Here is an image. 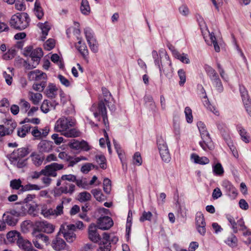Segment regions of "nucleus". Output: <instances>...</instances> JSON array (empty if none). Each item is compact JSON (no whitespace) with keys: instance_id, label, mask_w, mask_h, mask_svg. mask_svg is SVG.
<instances>
[{"instance_id":"1","label":"nucleus","mask_w":251,"mask_h":251,"mask_svg":"<svg viewBox=\"0 0 251 251\" xmlns=\"http://www.w3.org/2000/svg\"><path fill=\"white\" fill-rule=\"evenodd\" d=\"M75 120L71 117L63 116L59 118L55 123L54 130L61 132L65 137L74 138L79 137L80 132L76 128H72L75 126Z\"/></svg>"},{"instance_id":"2","label":"nucleus","mask_w":251,"mask_h":251,"mask_svg":"<svg viewBox=\"0 0 251 251\" xmlns=\"http://www.w3.org/2000/svg\"><path fill=\"white\" fill-rule=\"evenodd\" d=\"M30 19L26 13H17L12 16L10 24L13 28L23 30L28 26Z\"/></svg>"},{"instance_id":"3","label":"nucleus","mask_w":251,"mask_h":251,"mask_svg":"<svg viewBox=\"0 0 251 251\" xmlns=\"http://www.w3.org/2000/svg\"><path fill=\"white\" fill-rule=\"evenodd\" d=\"M157 145L162 160L169 163L171 158L170 153L166 142L162 137L157 138Z\"/></svg>"},{"instance_id":"4","label":"nucleus","mask_w":251,"mask_h":251,"mask_svg":"<svg viewBox=\"0 0 251 251\" xmlns=\"http://www.w3.org/2000/svg\"><path fill=\"white\" fill-rule=\"evenodd\" d=\"M159 70L160 77H162L163 74L167 77H171L173 73V68L172 62L170 60L169 56H166V60H164L163 62L158 67Z\"/></svg>"},{"instance_id":"5","label":"nucleus","mask_w":251,"mask_h":251,"mask_svg":"<svg viewBox=\"0 0 251 251\" xmlns=\"http://www.w3.org/2000/svg\"><path fill=\"white\" fill-rule=\"evenodd\" d=\"M16 126V123L11 120H7L4 125H0V141L2 140L1 137L11 135Z\"/></svg>"},{"instance_id":"6","label":"nucleus","mask_w":251,"mask_h":251,"mask_svg":"<svg viewBox=\"0 0 251 251\" xmlns=\"http://www.w3.org/2000/svg\"><path fill=\"white\" fill-rule=\"evenodd\" d=\"M75 184L64 182L62 184V186L56 189L54 191V196L55 197L60 196L62 194H69L72 195L75 191Z\"/></svg>"},{"instance_id":"7","label":"nucleus","mask_w":251,"mask_h":251,"mask_svg":"<svg viewBox=\"0 0 251 251\" xmlns=\"http://www.w3.org/2000/svg\"><path fill=\"white\" fill-rule=\"evenodd\" d=\"M64 165L63 164L52 163L50 165L46 166L44 169L41 170V173L44 176L55 177L57 175L56 171L62 169Z\"/></svg>"},{"instance_id":"8","label":"nucleus","mask_w":251,"mask_h":251,"mask_svg":"<svg viewBox=\"0 0 251 251\" xmlns=\"http://www.w3.org/2000/svg\"><path fill=\"white\" fill-rule=\"evenodd\" d=\"M36 229L39 232L50 234L54 232V226L46 221H38L35 223Z\"/></svg>"},{"instance_id":"9","label":"nucleus","mask_w":251,"mask_h":251,"mask_svg":"<svg viewBox=\"0 0 251 251\" xmlns=\"http://www.w3.org/2000/svg\"><path fill=\"white\" fill-rule=\"evenodd\" d=\"M202 141L200 142V145L204 151L212 150L214 148L213 143L207 130L200 134Z\"/></svg>"},{"instance_id":"10","label":"nucleus","mask_w":251,"mask_h":251,"mask_svg":"<svg viewBox=\"0 0 251 251\" xmlns=\"http://www.w3.org/2000/svg\"><path fill=\"white\" fill-rule=\"evenodd\" d=\"M105 104L103 100H101L97 104H93L90 108V111L99 121L100 120V116L107 112Z\"/></svg>"},{"instance_id":"11","label":"nucleus","mask_w":251,"mask_h":251,"mask_svg":"<svg viewBox=\"0 0 251 251\" xmlns=\"http://www.w3.org/2000/svg\"><path fill=\"white\" fill-rule=\"evenodd\" d=\"M195 221L198 231L201 235H204L206 232V223L204 216L201 212H198L196 213Z\"/></svg>"},{"instance_id":"12","label":"nucleus","mask_w":251,"mask_h":251,"mask_svg":"<svg viewBox=\"0 0 251 251\" xmlns=\"http://www.w3.org/2000/svg\"><path fill=\"white\" fill-rule=\"evenodd\" d=\"M239 90L246 111L249 115L251 117V100L249 98L248 91L243 86H240Z\"/></svg>"},{"instance_id":"13","label":"nucleus","mask_w":251,"mask_h":251,"mask_svg":"<svg viewBox=\"0 0 251 251\" xmlns=\"http://www.w3.org/2000/svg\"><path fill=\"white\" fill-rule=\"evenodd\" d=\"M29 151L26 148H21L15 150L10 155V161H16L19 158L22 159L29 154Z\"/></svg>"},{"instance_id":"14","label":"nucleus","mask_w":251,"mask_h":251,"mask_svg":"<svg viewBox=\"0 0 251 251\" xmlns=\"http://www.w3.org/2000/svg\"><path fill=\"white\" fill-rule=\"evenodd\" d=\"M113 225L112 219L108 216L101 217L98 219L97 226L102 230L109 229Z\"/></svg>"},{"instance_id":"15","label":"nucleus","mask_w":251,"mask_h":251,"mask_svg":"<svg viewBox=\"0 0 251 251\" xmlns=\"http://www.w3.org/2000/svg\"><path fill=\"white\" fill-rule=\"evenodd\" d=\"M222 186L227 196L232 199L236 198L238 194L237 190L229 181L226 180L223 181Z\"/></svg>"},{"instance_id":"16","label":"nucleus","mask_w":251,"mask_h":251,"mask_svg":"<svg viewBox=\"0 0 251 251\" xmlns=\"http://www.w3.org/2000/svg\"><path fill=\"white\" fill-rule=\"evenodd\" d=\"M59 232L57 233L55 238L52 240L51 246L53 249L56 251H60L64 250L66 246V243L65 241L60 237Z\"/></svg>"},{"instance_id":"17","label":"nucleus","mask_w":251,"mask_h":251,"mask_svg":"<svg viewBox=\"0 0 251 251\" xmlns=\"http://www.w3.org/2000/svg\"><path fill=\"white\" fill-rule=\"evenodd\" d=\"M27 77L29 80L41 81L47 80L46 73L41 72L39 70L29 72L27 74Z\"/></svg>"},{"instance_id":"18","label":"nucleus","mask_w":251,"mask_h":251,"mask_svg":"<svg viewBox=\"0 0 251 251\" xmlns=\"http://www.w3.org/2000/svg\"><path fill=\"white\" fill-rule=\"evenodd\" d=\"M102 236V238L100 237V240L99 241L100 242V248L102 251H110L111 250L110 236L106 232H104Z\"/></svg>"},{"instance_id":"19","label":"nucleus","mask_w":251,"mask_h":251,"mask_svg":"<svg viewBox=\"0 0 251 251\" xmlns=\"http://www.w3.org/2000/svg\"><path fill=\"white\" fill-rule=\"evenodd\" d=\"M89 239L93 242L97 243L100 240V236L97 232V228L95 225L91 224L88 228Z\"/></svg>"},{"instance_id":"20","label":"nucleus","mask_w":251,"mask_h":251,"mask_svg":"<svg viewBox=\"0 0 251 251\" xmlns=\"http://www.w3.org/2000/svg\"><path fill=\"white\" fill-rule=\"evenodd\" d=\"M59 234H63V237L65 238L67 242L72 243L76 238L75 234L72 231H66L64 228V225L60 226Z\"/></svg>"},{"instance_id":"21","label":"nucleus","mask_w":251,"mask_h":251,"mask_svg":"<svg viewBox=\"0 0 251 251\" xmlns=\"http://www.w3.org/2000/svg\"><path fill=\"white\" fill-rule=\"evenodd\" d=\"M53 143L51 141L43 140L38 145V149L41 152H49L52 150Z\"/></svg>"},{"instance_id":"22","label":"nucleus","mask_w":251,"mask_h":251,"mask_svg":"<svg viewBox=\"0 0 251 251\" xmlns=\"http://www.w3.org/2000/svg\"><path fill=\"white\" fill-rule=\"evenodd\" d=\"M43 55V52L41 48H37L33 49L30 57L33 62L38 64L41 57Z\"/></svg>"},{"instance_id":"23","label":"nucleus","mask_w":251,"mask_h":251,"mask_svg":"<svg viewBox=\"0 0 251 251\" xmlns=\"http://www.w3.org/2000/svg\"><path fill=\"white\" fill-rule=\"evenodd\" d=\"M172 51L174 56L180 60L181 62L185 64L190 63V59L188 58V55L185 53H180L177 50L173 48Z\"/></svg>"},{"instance_id":"24","label":"nucleus","mask_w":251,"mask_h":251,"mask_svg":"<svg viewBox=\"0 0 251 251\" xmlns=\"http://www.w3.org/2000/svg\"><path fill=\"white\" fill-rule=\"evenodd\" d=\"M58 104V102L54 101L52 103H50L48 100H44L41 105V110L45 113H48L50 111V108L52 107L55 109V106Z\"/></svg>"},{"instance_id":"25","label":"nucleus","mask_w":251,"mask_h":251,"mask_svg":"<svg viewBox=\"0 0 251 251\" xmlns=\"http://www.w3.org/2000/svg\"><path fill=\"white\" fill-rule=\"evenodd\" d=\"M17 244L20 248L24 251H29L33 247L31 243L28 240L21 238L17 241Z\"/></svg>"},{"instance_id":"26","label":"nucleus","mask_w":251,"mask_h":251,"mask_svg":"<svg viewBox=\"0 0 251 251\" xmlns=\"http://www.w3.org/2000/svg\"><path fill=\"white\" fill-rule=\"evenodd\" d=\"M31 128L29 124H25L17 128V135L21 138L25 137L28 133Z\"/></svg>"},{"instance_id":"27","label":"nucleus","mask_w":251,"mask_h":251,"mask_svg":"<svg viewBox=\"0 0 251 251\" xmlns=\"http://www.w3.org/2000/svg\"><path fill=\"white\" fill-rule=\"evenodd\" d=\"M191 159L194 161V163L201 165L207 164L209 162V159L206 157H200L199 155L195 153H192L191 154Z\"/></svg>"},{"instance_id":"28","label":"nucleus","mask_w":251,"mask_h":251,"mask_svg":"<svg viewBox=\"0 0 251 251\" xmlns=\"http://www.w3.org/2000/svg\"><path fill=\"white\" fill-rule=\"evenodd\" d=\"M209 36L210 40H207L206 39H205V42L209 45H213L214 47V50L216 52H219L220 51V48L218 44L217 39L215 36V34L213 32L210 33L209 32Z\"/></svg>"},{"instance_id":"29","label":"nucleus","mask_w":251,"mask_h":251,"mask_svg":"<svg viewBox=\"0 0 251 251\" xmlns=\"http://www.w3.org/2000/svg\"><path fill=\"white\" fill-rule=\"evenodd\" d=\"M30 157L31 158L33 163L36 166H39L41 165L44 159V158L42 155L39 154L36 152H32L30 154Z\"/></svg>"},{"instance_id":"30","label":"nucleus","mask_w":251,"mask_h":251,"mask_svg":"<svg viewBox=\"0 0 251 251\" xmlns=\"http://www.w3.org/2000/svg\"><path fill=\"white\" fill-rule=\"evenodd\" d=\"M3 220L4 221L5 224H7L9 226H14L16 225L17 223V219L11 214L4 213L3 215Z\"/></svg>"},{"instance_id":"31","label":"nucleus","mask_w":251,"mask_h":251,"mask_svg":"<svg viewBox=\"0 0 251 251\" xmlns=\"http://www.w3.org/2000/svg\"><path fill=\"white\" fill-rule=\"evenodd\" d=\"M58 89L53 83H50L46 90L47 96L51 99H54L56 96Z\"/></svg>"},{"instance_id":"32","label":"nucleus","mask_w":251,"mask_h":251,"mask_svg":"<svg viewBox=\"0 0 251 251\" xmlns=\"http://www.w3.org/2000/svg\"><path fill=\"white\" fill-rule=\"evenodd\" d=\"M38 26L42 30V35L41 37V40L44 41L46 39V37L50 30V26L47 22L45 23H40L38 24Z\"/></svg>"},{"instance_id":"33","label":"nucleus","mask_w":251,"mask_h":251,"mask_svg":"<svg viewBox=\"0 0 251 251\" xmlns=\"http://www.w3.org/2000/svg\"><path fill=\"white\" fill-rule=\"evenodd\" d=\"M34 12L37 18L40 20L44 16L43 8L41 6L40 2L38 0H36L34 3Z\"/></svg>"},{"instance_id":"34","label":"nucleus","mask_w":251,"mask_h":251,"mask_svg":"<svg viewBox=\"0 0 251 251\" xmlns=\"http://www.w3.org/2000/svg\"><path fill=\"white\" fill-rule=\"evenodd\" d=\"M6 237L8 241L11 243H14L16 241L17 242L21 238L19 233L16 231H9L7 234Z\"/></svg>"},{"instance_id":"35","label":"nucleus","mask_w":251,"mask_h":251,"mask_svg":"<svg viewBox=\"0 0 251 251\" xmlns=\"http://www.w3.org/2000/svg\"><path fill=\"white\" fill-rule=\"evenodd\" d=\"M213 85L216 88L217 90L219 92H222L223 91V86L222 82L218 76V75L210 79Z\"/></svg>"},{"instance_id":"36","label":"nucleus","mask_w":251,"mask_h":251,"mask_svg":"<svg viewBox=\"0 0 251 251\" xmlns=\"http://www.w3.org/2000/svg\"><path fill=\"white\" fill-rule=\"evenodd\" d=\"M102 91L103 95L104 97V101L105 102L106 104H107L108 106L109 107V109L111 111H115V107L114 105H112L111 106H109L108 104V100L110 99V98L111 97V95L110 93V92L108 91V90L105 88H102Z\"/></svg>"},{"instance_id":"37","label":"nucleus","mask_w":251,"mask_h":251,"mask_svg":"<svg viewBox=\"0 0 251 251\" xmlns=\"http://www.w3.org/2000/svg\"><path fill=\"white\" fill-rule=\"evenodd\" d=\"M29 96L30 97V100L35 105L38 104L42 99L43 97L41 93H34L32 92H29Z\"/></svg>"},{"instance_id":"38","label":"nucleus","mask_w":251,"mask_h":251,"mask_svg":"<svg viewBox=\"0 0 251 251\" xmlns=\"http://www.w3.org/2000/svg\"><path fill=\"white\" fill-rule=\"evenodd\" d=\"M32 234L36 238V239L42 244L44 243L46 245H48L49 244V238L48 236L42 233H37L35 231L33 232Z\"/></svg>"},{"instance_id":"39","label":"nucleus","mask_w":251,"mask_h":251,"mask_svg":"<svg viewBox=\"0 0 251 251\" xmlns=\"http://www.w3.org/2000/svg\"><path fill=\"white\" fill-rule=\"evenodd\" d=\"M78 44L80 45L79 46H77L78 50L83 56L84 59H86L87 55H88V50H87V47L85 43L82 44L81 40H79L78 42Z\"/></svg>"},{"instance_id":"40","label":"nucleus","mask_w":251,"mask_h":251,"mask_svg":"<svg viewBox=\"0 0 251 251\" xmlns=\"http://www.w3.org/2000/svg\"><path fill=\"white\" fill-rule=\"evenodd\" d=\"M22 181L20 179H14L10 181V187L13 190H20L22 189ZM19 191V194L21 193Z\"/></svg>"},{"instance_id":"41","label":"nucleus","mask_w":251,"mask_h":251,"mask_svg":"<svg viewBox=\"0 0 251 251\" xmlns=\"http://www.w3.org/2000/svg\"><path fill=\"white\" fill-rule=\"evenodd\" d=\"M42 187L36 184H27L25 185H23L22 189L20 190V192H23L25 191H31V190H39Z\"/></svg>"},{"instance_id":"42","label":"nucleus","mask_w":251,"mask_h":251,"mask_svg":"<svg viewBox=\"0 0 251 251\" xmlns=\"http://www.w3.org/2000/svg\"><path fill=\"white\" fill-rule=\"evenodd\" d=\"M225 243L231 247H235L237 246L238 239L235 235L231 234L225 241Z\"/></svg>"},{"instance_id":"43","label":"nucleus","mask_w":251,"mask_h":251,"mask_svg":"<svg viewBox=\"0 0 251 251\" xmlns=\"http://www.w3.org/2000/svg\"><path fill=\"white\" fill-rule=\"evenodd\" d=\"M81 13L84 15H88L90 12V7L87 0H82L80 6Z\"/></svg>"},{"instance_id":"44","label":"nucleus","mask_w":251,"mask_h":251,"mask_svg":"<svg viewBox=\"0 0 251 251\" xmlns=\"http://www.w3.org/2000/svg\"><path fill=\"white\" fill-rule=\"evenodd\" d=\"M91 199V194L86 191L81 192L78 195V200L81 202L89 201Z\"/></svg>"},{"instance_id":"45","label":"nucleus","mask_w":251,"mask_h":251,"mask_svg":"<svg viewBox=\"0 0 251 251\" xmlns=\"http://www.w3.org/2000/svg\"><path fill=\"white\" fill-rule=\"evenodd\" d=\"M95 198L99 201L104 200V196L102 194L101 190L99 189H93L91 191Z\"/></svg>"},{"instance_id":"46","label":"nucleus","mask_w":251,"mask_h":251,"mask_svg":"<svg viewBox=\"0 0 251 251\" xmlns=\"http://www.w3.org/2000/svg\"><path fill=\"white\" fill-rule=\"evenodd\" d=\"M238 130L242 140L245 143H249L250 142V136L245 129L242 127H239Z\"/></svg>"},{"instance_id":"47","label":"nucleus","mask_w":251,"mask_h":251,"mask_svg":"<svg viewBox=\"0 0 251 251\" xmlns=\"http://www.w3.org/2000/svg\"><path fill=\"white\" fill-rule=\"evenodd\" d=\"M151 54L154 60V64L158 67L163 62L161 59V57L155 50H152Z\"/></svg>"},{"instance_id":"48","label":"nucleus","mask_w":251,"mask_h":251,"mask_svg":"<svg viewBox=\"0 0 251 251\" xmlns=\"http://www.w3.org/2000/svg\"><path fill=\"white\" fill-rule=\"evenodd\" d=\"M213 171L216 175L220 176L224 173L223 167L220 163H217L213 167Z\"/></svg>"},{"instance_id":"49","label":"nucleus","mask_w":251,"mask_h":251,"mask_svg":"<svg viewBox=\"0 0 251 251\" xmlns=\"http://www.w3.org/2000/svg\"><path fill=\"white\" fill-rule=\"evenodd\" d=\"M96 160L97 162L100 165V167L102 169H105L106 168V164L105 163L106 159L104 155H100L96 156Z\"/></svg>"},{"instance_id":"50","label":"nucleus","mask_w":251,"mask_h":251,"mask_svg":"<svg viewBox=\"0 0 251 251\" xmlns=\"http://www.w3.org/2000/svg\"><path fill=\"white\" fill-rule=\"evenodd\" d=\"M103 188L104 191L106 194H109L111 189V182L108 178H105L103 182Z\"/></svg>"},{"instance_id":"51","label":"nucleus","mask_w":251,"mask_h":251,"mask_svg":"<svg viewBox=\"0 0 251 251\" xmlns=\"http://www.w3.org/2000/svg\"><path fill=\"white\" fill-rule=\"evenodd\" d=\"M9 74H8L6 72H4L3 73V76L5 79V81L6 83L8 85H10L12 82V75L13 73L12 72V70L10 68H8Z\"/></svg>"},{"instance_id":"52","label":"nucleus","mask_w":251,"mask_h":251,"mask_svg":"<svg viewBox=\"0 0 251 251\" xmlns=\"http://www.w3.org/2000/svg\"><path fill=\"white\" fill-rule=\"evenodd\" d=\"M226 218L231 226V228L233 229V231L234 233H236L238 232V229L237 227V222H235L234 218L231 215H228L226 216Z\"/></svg>"},{"instance_id":"53","label":"nucleus","mask_w":251,"mask_h":251,"mask_svg":"<svg viewBox=\"0 0 251 251\" xmlns=\"http://www.w3.org/2000/svg\"><path fill=\"white\" fill-rule=\"evenodd\" d=\"M178 75L180 79L179 84L180 86H183L186 82V74L183 69H179L177 72Z\"/></svg>"},{"instance_id":"54","label":"nucleus","mask_w":251,"mask_h":251,"mask_svg":"<svg viewBox=\"0 0 251 251\" xmlns=\"http://www.w3.org/2000/svg\"><path fill=\"white\" fill-rule=\"evenodd\" d=\"M184 113L187 122L188 123L193 122V116L191 109L189 107H186L184 110Z\"/></svg>"},{"instance_id":"55","label":"nucleus","mask_w":251,"mask_h":251,"mask_svg":"<svg viewBox=\"0 0 251 251\" xmlns=\"http://www.w3.org/2000/svg\"><path fill=\"white\" fill-rule=\"evenodd\" d=\"M204 69L207 75L209 76L210 79L218 75V74L215 71V70L209 65H205Z\"/></svg>"},{"instance_id":"56","label":"nucleus","mask_w":251,"mask_h":251,"mask_svg":"<svg viewBox=\"0 0 251 251\" xmlns=\"http://www.w3.org/2000/svg\"><path fill=\"white\" fill-rule=\"evenodd\" d=\"M41 213L45 218H49L50 216H54L52 208L47 209L45 206L42 208Z\"/></svg>"},{"instance_id":"57","label":"nucleus","mask_w":251,"mask_h":251,"mask_svg":"<svg viewBox=\"0 0 251 251\" xmlns=\"http://www.w3.org/2000/svg\"><path fill=\"white\" fill-rule=\"evenodd\" d=\"M133 164L136 165L140 166L142 163L141 154L139 152H136L135 153L133 157Z\"/></svg>"},{"instance_id":"58","label":"nucleus","mask_w":251,"mask_h":251,"mask_svg":"<svg viewBox=\"0 0 251 251\" xmlns=\"http://www.w3.org/2000/svg\"><path fill=\"white\" fill-rule=\"evenodd\" d=\"M61 179L65 182L67 181L74 182L76 180V176L72 174L64 175L61 176Z\"/></svg>"},{"instance_id":"59","label":"nucleus","mask_w":251,"mask_h":251,"mask_svg":"<svg viewBox=\"0 0 251 251\" xmlns=\"http://www.w3.org/2000/svg\"><path fill=\"white\" fill-rule=\"evenodd\" d=\"M19 104L21 106V110H24L25 112H27L30 106L29 103L24 99H21Z\"/></svg>"},{"instance_id":"60","label":"nucleus","mask_w":251,"mask_h":251,"mask_svg":"<svg viewBox=\"0 0 251 251\" xmlns=\"http://www.w3.org/2000/svg\"><path fill=\"white\" fill-rule=\"evenodd\" d=\"M14 165L19 168H22L25 167L26 164V159H23L19 158V159L14 161H11Z\"/></svg>"},{"instance_id":"61","label":"nucleus","mask_w":251,"mask_h":251,"mask_svg":"<svg viewBox=\"0 0 251 251\" xmlns=\"http://www.w3.org/2000/svg\"><path fill=\"white\" fill-rule=\"evenodd\" d=\"M55 46V41L53 39H48L45 44V49L47 50H52Z\"/></svg>"},{"instance_id":"62","label":"nucleus","mask_w":251,"mask_h":251,"mask_svg":"<svg viewBox=\"0 0 251 251\" xmlns=\"http://www.w3.org/2000/svg\"><path fill=\"white\" fill-rule=\"evenodd\" d=\"M63 201L58 204L55 209H53V213L55 216L61 215L63 213Z\"/></svg>"},{"instance_id":"63","label":"nucleus","mask_w":251,"mask_h":251,"mask_svg":"<svg viewBox=\"0 0 251 251\" xmlns=\"http://www.w3.org/2000/svg\"><path fill=\"white\" fill-rule=\"evenodd\" d=\"M84 33L85 34V37H86L87 42H90V41H92L93 40H96L94 38L93 35L91 32V30L90 28H85L84 30Z\"/></svg>"},{"instance_id":"64","label":"nucleus","mask_w":251,"mask_h":251,"mask_svg":"<svg viewBox=\"0 0 251 251\" xmlns=\"http://www.w3.org/2000/svg\"><path fill=\"white\" fill-rule=\"evenodd\" d=\"M92 167L94 168V165L91 163H86L81 167V171L84 174H87L91 170Z\"/></svg>"}]
</instances>
